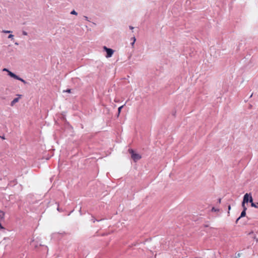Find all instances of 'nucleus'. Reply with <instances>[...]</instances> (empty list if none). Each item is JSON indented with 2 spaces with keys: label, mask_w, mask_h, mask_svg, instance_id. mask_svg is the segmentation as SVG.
I'll return each instance as SVG.
<instances>
[{
  "label": "nucleus",
  "mask_w": 258,
  "mask_h": 258,
  "mask_svg": "<svg viewBox=\"0 0 258 258\" xmlns=\"http://www.w3.org/2000/svg\"><path fill=\"white\" fill-rule=\"evenodd\" d=\"M253 202V199L251 194L246 193L243 197V202L242 203V207H244L245 203L249 202L251 204Z\"/></svg>",
  "instance_id": "obj_1"
},
{
  "label": "nucleus",
  "mask_w": 258,
  "mask_h": 258,
  "mask_svg": "<svg viewBox=\"0 0 258 258\" xmlns=\"http://www.w3.org/2000/svg\"><path fill=\"white\" fill-rule=\"evenodd\" d=\"M129 152L131 154L132 158L134 160V161L136 162L141 158V155L135 153L133 150L130 149Z\"/></svg>",
  "instance_id": "obj_2"
},
{
  "label": "nucleus",
  "mask_w": 258,
  "mask_h": 258,
  "mask_svg": "<svg viewBox=\"0 0 258 258\" xmlns=\"http://www.w3.org/2000/svg\"><path fill=\"white\" fill-rule=\"evenodd\" d=\"M103 49L107 53V54L106 55V57L107 58L111 57L114 53V50L113 49H112L111 48H107L106 46H104Z\"/></svg>",
  "instance_id": "obj_3"
},
{
  "label": "nucleus",
  "mask_w": 258,
  "mask_h": 258,
  "mask_svg": "<svg viewBox=\"0 0 258 258\" xmlns=\"http://www.w3.org/2000/svg\"><path fill=\"white\" fill-rule=\"evenodd\" d=\"M3 71L4 72H8V74L9 76H10L12 78H13L16 80H17L19 76H17L16 75H15L14 73H12V72L10 71L8 69H4L3 70Z\"/></svg>",
  "instance_id": "obj_4"
},
{
  "label": "nucleus",
  "mask_w": 258,
  "mask_h": 258,
  "mask_svg": "<svg viewBox=\"0 0 258 258\" xmlns=\"http://www.w3.org/2000/svg\"><path fill=\"white\" fill-rule=\"evenodd\" d=\"M17 96L18 97L14 99L11 102L10 105L11 106H14V105L19 101V99L21 97V95L17 94Z\"/></svg>",
  "instance_id": "obj_5"
},
{
  "label": "nucleus",
  "mask_w": 258,
  "mask_h": 258,
  "mask_svg": "<svg viewBox=\"0 0 258 258\" xmlns=\"http://www.w3.org/2000/svg\"><path fill=\"white\" fill-rule=\"evenodd\" d=\"M243 210V211H242V212L241 213V215L240 216V217L237 219L236 220V222L242 217H243L245 216L246 215V208L245 206L244 207H242Z\"/></svg>",
  "instance_id": "obj_6"
},
{
  "label": "nucleus",
  "mask_w": 258,
  "mask_h": 258,
  "mask_svg": "<svg viewBox=\"0 0 258 258\" xmlns=\"http://www.w3.org/2000/svg\"><path fill=\"white\" fill-rule=\"evenodd\" d=\"M251 206L252 207H254L255 208L258 209V202L257 203H253V202L251 204Z\"/></svg>",
  "instance_id": "obj_7"
},
{
  "label": "nucleus",
  "mask_w": 258,
  "mask_h": 258,
  "mask_svg": "<svg viewBox=\"0 0 258 258\" xmlns=\"http://www.w3.org/2000/svg\"><path fill=\"white\" fill-rule=\"evenodd\" d=\"M4 212L2 211H0V220H3L4 219Z\"/></svg>",
  "instance_id": "obj_8"
},
{
  "label": "nucleus",
  "mask_w": 258,
  "mask_h": 258,
  "mask_svg": "<svg viewBox=\"0 0 258 258\" xmlns=\"http://www.w3.org/2000/svg\"><path fill=\"white\" fill-rule=\"evenodd\" d=\"M18 80H19L20 81H21L22 82H23L24 84H26V82L22 78H21L20 77H18V79H17Z\"/></svg>",
  "instance_id": "obj_9"
},
{
  "label": "nucleus",
  "mask_w": 258,
  "mask_h": 258,
  "mask_svg": "<svg viewBox=\"0 0 258 258\" xmlns=\"http://www.w3.org/2000/svg\"><path fill=\"white\" fill-rule=\"evenodd\" d=\"M18 80H19L20 81H21L22 82H23L24 84H26V82L22 78H21L20 77H18V79H17Z\"/></svg>",
  "instance_id": "obj_10"
},
{
  "label": "nucleus",
  "mask_w": 258,
  "mask_h": 258,
  "mask_svg": "<svg viewBox=\"0 0 258 258\" xmlns=\"http://www.w3.org/2000/svg\"><path fill=\"white\" fill-rule=\"evenodd\" d=\"M2 33H12V32L11 31H10V30H3L2 31Z\"/></svg>",
  "instance_id": "obj_11"
},
{
  "label": "nucleus",
  "mask_w": 258,
  "mask_h": 258,
  "mask_svg": "<svg viewBox=\"0 0 258 258\" xmlns=\"http://www.w3.org/2000/svg\"><path fill=\"white\" fill-rule=\"evenodd\" d=\"M14 36L13 34H10L8 36V38L9 39H11L12 40L14 39Z\"/></svg>",
  "instance_id": "obj_12"
},
{
  "label": "nucleus",
  "mask_w": 258,
  "mask_h": 258,
  "mask_svg": "<svg viewBox=\"0 0 258 258\" xmlns=\"http://www.w3.org/2000/svg\"><path fill=\"white\" fill-rule=\"evenodd\" d=\"M71 14H72V15H77V14H78V13L75 10H73L71 12Z\"/></svg>",
  "instance_id": "obj_13"
},
{
  "label": "nucleus",
  "mask_w": 258,
  "mask_h": 258,
  "mask_svg": "<svg viewBox=\"0 0 258 258\" xmlns=\"http://www.w3.org/2000/svg\"><path fill=\"white\" fill-rule=\"evenodd\" d=\"M123 106H120L119 107H118V113H120V111H121V109L123 108Z\"/></svg>",
  "instance_id": "obj_14"
},
{
  "label": "nucleus",
  "mask_w": 258,
  "mask_h": 258,
  "mask_svg": "<svg viewBox=\"0 0 258 258\" xmlns=\"http://www.w3.org/2000/svg\"><path fill=\"white\" fill-rule=\"evenodd\" d=\"M22 34L24 35H27L28 33L27 32L25 31H23L22 32Z\"/></svg>",
  "instance_id": "obj_15"
},
{
  "label": "nucleus",
  "mask_w": 258,
  "mask_h": 258,
  "mask_svg": "<svg viewBox=\"0 0 258 258\" xmlns=\"http://www.w3.org/2000/svg\"><path fill=\"white\" fill-rule=\"evenodd\" d=\"M212 211L216 212V211H218V210L216 209V208H213L212 209Z\"/></svg>",
  "instance_id": "obj_16"
},
{
  "label": "nucleus",
  "mask_w": 258,
  "mask_h": 258,
  "mask_svg": "<svg viewBox=\"0 0 258 258\" xmlns=\"http://www.w3.org/2000/svg\"><path fill=\"white\" fill-rule=\"evenodd\" d=\"M132 40H133V42H136V39L135 37H133L132 38Z\"/></svg>",
  "instance_id": "obj_17"
},
{
  "label": "nucleus",
  "mask_w": 258,
  "mask_h": 258,
  "mask_svg": "<svg viewBox=\"0 0 258 258\" xmlns=\"http://www.w3.org/2000/svg\"><path fill=\"white\" fill-rule=\"evenodd\" d=\"M135 43V42H132L131 43V45H132V47H134V45Z\"/></svg>",
  "instance_id": "obj_18"
},
{
  "label": "nucleus",
  "mask_w": 258,
  "mask_h": 258,
  "mask_svg": "<svg viewBox=\"0 0 258 258\" xmlns=\"http://www.w3.org/2000/svg\"><path fill=\"white\" fill-rule=\"evenodd\" d=\"M84 18L86 20L88 21V18L86 16H84Z\"/></svg>",
  "instance_id": "obj_19"
},
{
  "label": "nucleus",
  "mask_w": 258,
  "mask_h": 258,
  "mask_svg": "<svg viewBox=\"0 0 258 258\" xmlns=\"http://www.w3.org/2000/svg\"><path fill=\"white\" fill-rule=\"evenodd\" d=\"M67 92H68V93H70L71 92V90L70 89H68L67 91H66Z\"/></svg>",
  "instance_id": "obj_20"
},
{
  "label": "nucleus",
  "mask_w": 258,
  "mask_h": 258,
  "mask_svg": "<svg viewBox=\"0 0 258 258\" xmlns=\"http://www.w3.org/2000/svg\"><path fill=\"white\" fill-rule=\"evenodd\" d=\"M130 28L131 29V30H133L134 29V27H132V26H130Z\"/></svg>",
  "instance_id": "obj_21"
},
{
  "label": "nucleus",
  "mask_w": 258,
  "mask_h": 258,
  "mask_svg": "<svg viewBox=\"0 0 258 258\" xmlns=\"http://www.w3.org/2000/svg\"><path fill=\"white\" fill-rule=\"evenodd\" d=\"M231 209V206L229 205L228 206V210H230Z\"/></svg>",
  "instance_id": "obj_22"
},
{
  "label": "nucleus",
  "mask_w": 258,
  "mask_h": 258,
  "mask_svg": "<svg viewBox=\"0 0 258 258\" xmlns=\"http://www.w3.org/2000/svg\"><path fill=\"white\" fill-rule=\"evenodd\" d=\"M15 44L16 45H19V43L18 42H15Z\"/></svg>",
  "instance_id": "obj_23"
},
{
  "label": "nucleus",
  "mask_w": 258,
  "mask_h": 258,
  "mask_svg": "<svg viewBox=\"0 0 258 258\" xmlns=\"http://www.w3.org/2000/svg\"><path fill=\"white\" fill-rule=\"evenodd\" d=\"M218 201H219V203H220V202H221V199H219Z\"/></svg>",
  "instance_id": "obj_24"
},
{
  "label": "nucleus",
  "mask_w": 258,
  "mask_h": 258,
  "mask_svg": "<svg viewBox=\"0 0 258 258\" xmlns=\"http://www.w3.org/2000/svg\"><path fill=\"white\" fill-rule=\"evenodd\" d=\"M3 139H5V137H1Z\"/></svg>",
  "instance_id": "obj_25"
}]
</instances>
